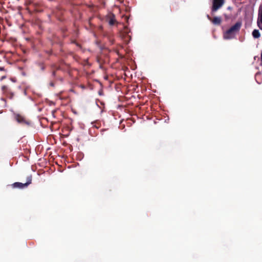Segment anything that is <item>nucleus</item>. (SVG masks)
<instances>
[{
  "instance_id": "obj_1",
  "label": "nucleus",
  "mask_w": 262,
  "mask_h": 262,
  "mask_svg": "<svg viewBox=\"0 0 262 262\" xmlns=\"http://www.w3.org/2000/svg\"><path fill=\"white\" fill-rule=\"evenodd\" d=\"M242 26L240 22H237L224 33V38L226 39L233 38L238 33Z\"/></svg>"
},
{
  "instance_id": "obj_2",
  "label": "nucleus",
  "mask_w": 262,
  "mask_h": 262,
  "mask_svg": "<svg viewBox=\"0 0 262 262\" xmlns=\"http://www.w3.org/2000/svg\"><path fill=\"white\" fill-rule=\"evenodd\" d=\"M257 24L259 28L262 30V4L258 8Z\"/></svg>"
},
{
  "instance_id": "obj_3",
  "label": "nucleus",
  "mask_w": 262,
  "mask_h": 262,
  "mask_svg": "<svg viewBox=\"0 0 262 262\" xmlns=\"http://www.w3.org/2000/svg\"><path fill=\"white\" fill-rule=\"evenodd\" d=\"M224 0H213L212 10L216 11L224 4Z\"/></svg>"
},
{
  "instance_id": "obj_4",
  "label": "nucleus",
  "mask_w": 262,
  "mask_h": 262,
  "mask_svg": "<svg viewBox=\"0 0 262 262\" xmlns=\"http://www.w3.org/2000/svg\"><path fill=\"white\" fill-rule=\"evenodd\" d=\"M27 182L25 183H19V182H16L13 184V186L14 187H17L19 188H23L25 187H27L28 185L31 184V178L28 177L27 178Z\"/></svg>"
},
{
  "instance_id": "obj_5",
  "label": "nucleus",
  "mask_w": 262,
  "mask_h": 262,
  "mask_svg": "<svg viewBox=\"0 0 262 262\" xmlns=\"http://www.w3.org/2000/svg\"><path fill=\"white\" fill-rule=\"evenodd\" d=\"M129 32V30L127 27H124L123 30L121 32V35L122 37L126 39L128 38V39H130V36L128 35Z\"/></svg>"
},
{
  "instance_id": "obj_6",
  "label": "nucleus",
  "mask_w": 262,
  "mask_h": 262,
  "mask_svg": "<svg viewBox=\"0 0 262 262\" xmlns=\"http://www.w3.org/2000/svg\"><path fill=\"white\" fill-rule=\"evenodd\" d=\"M15 118L17 121L20 123H27L25 118L19 114L15 115Z\"/></svg>"
},
{
  "instance_id": "obj_7",
  "label": "nucleus",
  "mask_w": 262,
  "mask_h": 262,
  "mask_svg": "<svg viewBox=\"0 0 262 262\" xmlns=\"http://www.w3.org/2000/svg\"><path fill=\"white\" fill-rule=\"evenodd\" d=\"M209 18L215 25H220L222 21V19L220 17H214L213 19Z\"/></svg>"
},
{
  "instance_id": "obj_8",
  "label": "nucleus",
  "mask_w": 262,
  "mask_h": 262,
  "mask_svg": "<svg viewBox=\"0 0 262 262\" xmlns=\"http://www.w3.org/2000/svg\"><path fill=\"white\" fill-rule=\"evenodd\" d=\"M252 35L254 38H258L260 37V34L258 30L255 29L252 32Z\"/></svg>"
},
{
  "instance_id": "obj_9",
  "label": "nucleus",
  "mask_w": 262,
  "mask_h": 262,
  "mask_svg": "<svg viewBox=\"0 0 262 262\" xmlns=\"http://www.w3.org/2000/svg\"><path fill=\"white\" fill-rule=\"evenodd\" d=\"M110 24L111 25H113L114 24V21L113 19H111L110 21Z\"/></svg>"
},
{
  "instance_id": "obj_10",
  "label": "nucleus",
  "mask_w": 262,
  "mask_h": 262,
  "mask_svg": "<svg viewBox=\"0 0 262 262\" xmlns=\"http://www.w3.org/2000/svg\"><path fill=\"white\" fill-rule=\"evenodd\" d=\"M5 88H6V86H3V88H2V89H3V90H4Z\"/></svg>"
},
{
  "instance_id": "obj_11",
  "label": "nucleus",
  "mask_w": 262,
  "mask_h": 262,
  "mask_svg": "<svg viewBox=\"0 0 262 262\" xmlns=\"http://www.w3.org/2000/svg\"><path fill=\"white\" fill-rule=\"evenodd\" d=\"M261 62H262V53H261Z\"/></svg>"
},
{
  "instance_id": "obj_12",
  "label": "nucleus",
  "mask_w": 262,
  "mask_h": 262,
  "mask_svg": "<svg viewBox=\"0 0 262 262\" xmlns=\"http://www.w3.org/2000/svg\"><path fill=\"white\" fill-rule=\"evenodd\" d=\"M0 70H3V68H0Z\"/></svg>"
}]
</instances>
